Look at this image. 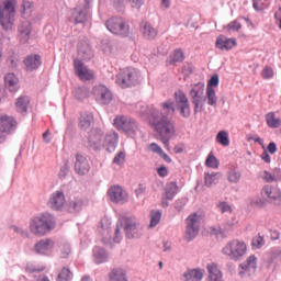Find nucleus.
<instances>
[{
	"mask_svg": "<svg viewBox=\"0 0 281 281\" xmlns=\"http://www.w3.org/2000/svg\"><path fill=\"white\" fill-rule=\"evenodd\" d=\"M78 54L83 60H90L93 56V50H91V46L87 42H80L78 44Z\"/></svg>",
	"mask_w": 281,
	"mask_h": 281,
	"instance_id": "obj_30",
	"label": "nucleus"
},
{
	"mask_svg": "<svg viewBox=\"0 0 281 281\" xmlns=\"http://www.w3.org/2000/svg\"><path fill=\"white\" fill-rule=\"evenodd\" d=\"M215 46L217 47V49L229 52V49L236 47V38H229L224 35H220L216 38Z\"/></svg>",
	"mask_w": 281,
	"mask_h": 281,
	"instance_id": "obj_19",
	"label": "nucleus"
},
{
	"mask_svg": "<svg viewBox=\"0 0 281 281\" xmlns=\"http://www.w3.org/2000/svg\"><path fill=\"white\" fill-rule=\"evenodd\" d=\"M266 122L270 128H278L281 124L280 119H277L273 112H270L266 115Z\"/></svg>",
	"mask_w": 281,
	"mask_h": 281,
	"instance_id": "obj_40",
	"label": "nucleus"
},
{
	"mask_svg": "<svg viewBox=\"0 0 281 281\" xmlns=\"http://www.w3.org/2000/svg\"><path fill=\"white\" fill-rule=\"evenodd\" d=\"M93 94L95 95L97 100L101 102V104H111L113 100L111 90L102 85L93 88Z\"/></svg>",
	"mask_w": 281,
	"mask_h": 281,
	"instance_id": "obj_16",
	"label": "nucleus"
},
{
	"mask_svg": "<svg viewBox=\"0 0 281 281\" xmlns=\"http://www.w3.org/2000/svg\"><path fill=\"white\" fill-rule=\"evenodd\" d=\"M273 181H281V169H274L272 173Z\"/></svg>",
	"mask_w": 281,
	"mask_h": 281,
	"instance_id": "obj_64",
	"label": "nucleus"
},
{
	"mask_svg": "<svg viewBox=\"0 0 281 281\" xmlns=\"http://www.w3.org/2000/svg\"><path fill=\"white\" fill-rule=\"evenodd\" d=\"M41 56L38 55H31L24 59L26 71H34V69H38V67H41Z\"/></svg>",
	"mask_w": 281,
	"mask_h": 281,
	"instance_id": "obj_27",
	"label": "nucleus"
},
{
	"mask_svg": "<svg viewBox=\"0 0 281 281\" xmlns=\"http://www.w3.org/2000/svg\"><path fill=\"white\" fill-rule=\"evenodd\" d=\"M161 106L165 115H172V113H175V103L172 101H166Z\"/></svg>",
	"mask_w": 281,
	"mask_h": 281,
	"instance_id": "obj_49",
	"label": "nucleus"
},
{
	"mask_svg": "<svg viewBox=\"0 0 281 281\" xmlns=\"http://www.w3.org/2000/svg\"><path fill=\"white\" fill-rule=\"evenodd\" d=\"M140 32L144 36V38H148L149 41H153V38L157 37V31L150 23L148 22H142L140 23Z\"/></svg>",
	"mask_w": 281,
	"mask_h": 281,
	"instance_id": "obj_26",
	"label": "nucleus"
},
{
	"mask_svg": "<svg viewBox=\"0 0 281 281\" xmlns=\"http://www.w3.org/2000/svg\"><path fill=\"white\" fill-rule=\"evenodd\" d=\"M261 195L267 196L269 201H280L281 191L278 187L265 186L261 190Z\"/></svg>",
	"mask_w": 281,
	"mask_h": 281,
	"instance_id": "obj_21",
	"label": "nucleus"
},
{
	"mask_svg": "<svg viewBox=\"0 0 281 281\" xmlns=\"http://www.w3.org/2000/svg\"><path fill=\"white\" fill-rule=\"evenodd\" d=\"M72 18L76 25H78V23H85L87 21V10L76 8L72 11Z\"/></svg>",
	"mask_w": 281,
	"mask_h": 281,
	"instance_id": "obj_38",
	"label": "nucleus"
},
{
	"mask_svg": "<svg viewBox=\"0 0 281 281\" xmlns=\"http://www.w3.org/2000/svg\"><path fill=\"white\" fill-rule=\"evenodd\" d=\"M240 27H243V25L240 24V22H238L236 20L228 23V25H227V30L229 32H238V30H240Z\"/></svg>",
	"mask_w": 281,
	"mask_h": 281,
	"instance_id": "obj_58",
	"label": "nucleus"
},
{
	"mask_svg": "<svg viewBox=\"0 0 281 281\" xmlns=\"http://www.w3.org/2000/svg\"><path fill=\"white\" fill-rule=\"evenodd\" d=\"M216 140L222 146H229V135L225 131L218 132L216 136Z\"/></svg>",
	"mask_w": 281,
	"mask_h": 281,
	"instance_id": "obj_43",
	"label": "nucleus"
},
{
	"mask_svg": "<svg viewBox=\"0 0 281 281\" xmlns=\"http://www.w3.org/2000/svg\"><path fill=\"white\" fill-rule=\"evenodd\" d=\"M149 123L158 134V139L164 144L165 148L170 150V139H172L177 133L172 120L159 111L154 110L149 117Z\"/></svg>",
	"mask_w": 281,
	"mask_h": 281,
	"instance_id": "obj_1",
	"label": "nucleus"
},
{
	"mask_svg": "<svg viewBox=\"0 0 281 281\" xmlns=\"http://www.w3.org/2000/svg\"><path fill=\"white\" fill-rule=\"evenodd\" d=\"M233 224H223L222 226H212L210 228V232L213 236H216L217 238H225L227 232L232 229Z\"/></svg>",
	"mask_w": 281,
	"mask_h": 281,
	"instance_id": "obj_29",
	"label": "nucleus"
},
{
	"mask_svg": "<svg viewBox=\"0 0 281 281\" xmlns=\"http://www.w3.org/2000/svg\"><path fill=\"white\" fill-rule=\"evenodd\" d=\"M273 76H274L273 68H271L270 66H266L261 70V77L263 78V80H269L273 78Z\"/></svg>",
	"mask_w": 281,
	"mask_h": 281,
	"instance_id": "obj_54",
	"label": "nucleus"
},
{
	"mask_svg": "<svg viewBox=\"0 0 281 281\" xmlns=\"http://www.w3.org/2000/svg\"><path fill=\"white\" fill-rule=\"evenodd\" d=\"M109 281H128L126 277V270L122 268H114L109 273Z\"/></svg>",
	"mask_w": 281,
	"mask_h": 281,
	"instance_id": "obj_31",
	"label": "nucleus"
},
{
	"mask_svg": "<svg viewBox=\"0 0 281 281\" xmlns=\"http://www.w3.org/2000/svg\"><path fill=\"white\" fill-rule=\"evenodd\" d=\"M93 122V116L91 115H82L79 121V126L83 131L91 127V123Z\"/></svg>",
	"mask_w": 281,
	"mask_h": 281,
	"instance_id": "obj_42",
	"label": "nucleus"
},
{
	"mask_svg": "<svg viewBox=\"0 0 281 281\" xmlns=\"http://www.w3.org/2000/svg\"><path fill=\"white\" fill-rule=\"evenodd\" d=\"M184 59L186 55L183 54V50L181 48H177L170 54L168 64L177 65V63H183Z\"/></svg>",
	"mask_w": 281,
	"mask_h": 281,
	"instance_id": "obj_34",
	"label": "nucleus"
},
{
	"mask_svg": "<svg viewBox=\"0 0 281 281\" xmlns=\"http://www.w3.org/2000/svg\"><path fill=\"white\" fill-rule=\"evenodd\" d=\"M206 269L209 271V281H223V272H221L216 263H209Z\"/></svg>",
	"mask_w": 281,
	"mask_h": 281,
	"instance_id": "obj_25",
	"label": "nucleus"
},
{
	"mask_svg": "<svg viewBox=\"0 0 281 281\" xmlns=\"http://www.w3.org/2000/svg\"><path fill=\"white\" fill-rule=\"evenodd\" d=\"M18 32L20 43H27V41H30V35L32 34V24L30 22H23L20 24Z\"/></svg>",
	"mask_w": 281,
	"mask_h": 281,
	"instance_id": "obj_23",
	"label": "nucleus"
},
{
	"mask_svg": "<svg viewBox=\"0 0 281 281\" xmlns=\"http://www.w3.org/2000/svg\"><path fill=\"white\" fill-rule=\"evenodd\" d=\"M30 105V98L20 97L15 102V109L18 113H27V106Z\"/></svg>",
	"mask_w": 281,
	"mask_h": 281,
	"instance_id": "obj_37",
	"label": "nucleus"
},
{
	"mask_svg": "<svg viewBox=\"0 0 281 281\" xmlns=\"http://www.w3.org/2000/svg\"><path fill=\"white\" fill-rule=\"evenodd\" d=\"M4 85L9 91H16L19 89V78H16L15 74H8L4 77Z\"/></svg>",
	"mask_w": 281,
	"mask_h": 281,
	"instance_id": "obj_32",
	"label": "nucleus"
},
{
	"mask_svg": "<svg viewBox=\"0 0 281 281\" xmlns=\"http://www.w3.org/2000/svg\"><path fill=\"white\" fill-rule=\"evenodd\" d=\"M52 249H54V240L52 239H42L35 244V250L37 254H47V251H52Z\"/></svg>",
	"mask_w": 281,
	"mask_h": 281,
	"instance_id": "obj_28",
	"label": "nucleus"
},
{
	"mask_svg": "<svg viewBox=\"0 0 281 281\" xmlns=\"http://www.w3.org/2000/svg\"><path fill=\"white\" fill-rule=\"evenodd\" d=\"M205 186L209 188L214 186V183H218V173L212 172V173H205Z\"/></svg>",
	"mask_w": 281,
	"mask_h": 281,
	"instance_id": "obj_44",
	"label": "nucleus"
},
{
	"mask_svg": "<svg viewBox=\"0 0 281 281\" xmlns=\"http://www.w3.org/2000/svg\"><path fill=\"white\" fill-rule=\"evenodd\" d=\"M82 205H83L82 198L74 196L72 199H70L69 207H71L76 212H78L79 210H82Z\"/></svg>",
	"mask_w": 281,
	"mask_h": 281,
	"instance_id": "obj_45",
	"label": "nucleus"
},
{
	"mask_svg": "<svg viewBox=\"0 0 281 281\" xmlns=\"http://www.w3.org/2000/svg\"><path fill=\"white\" fill-rule=\"evenodd\" d=\"M257 265L258 258L251 255L244 262H241L239 267L243 269L244 273H254L256 271Z\"/></svg>",
	"mask_w": 281,
	"mask_h": 281,
	"instance_id": "obj_24",
	"label": "nucleus"
},
{
	"mask_svg": "<svg viewBox=\"0 0 281 281\" xmlns=\"http://www.w3.org/2000/svg\"><path fill=\"white\" fill-rule=\"evenodd\" d=\"M16 0H4L0 4V25L3 30H12L16 16Z\"/></svg>",
	"mask_w": 281,
	"mask_h": 281,
	"instance_id": "obj_3",
	"label": "nucleus"
},
{
	"mask_svg": "<svg viewBox=\"0 0 281 281\" xmlns=\"http://www.w3.org/2000/svg\"><path fill=\"white\" fill-rule=\"evenodd\" d=\"M117 139L120 136L116 132H109L103 136V146L111 153V150H115V146H117Z\"/></svg>",
	"mask_w": 281,
	"mask_h": 281,
	"instance_id": "obj_22",
	"label": "nucleus"
},
{
	"mask_svg": "<svg viewBox=\"0 0 281 281\" xmlns=\"http://www.w3.org/2000/svg\"><path fill=\"white\" fill-rule=\"evenodd\" d=\"M45 269V266H38L36 263H27L25 267L26 273H41Z\"/></svg>",
	"mask_w": 281,
	"mask_h": 281,
	"instance_id": "obj_48",
	"label": "nucleus"
},
{
	"mask_svg": "<svg viewBox=\"0 0 281 281\" xmlns=\"http://www.w3.org/2000/svg\"><path fill=\"white\" fill-rule=\"evenodd\" d=\"M179 192V186L177 181H171L167 183L165 189V196L162 198V207H168V201H172Z\"/></svg>",
	"mask_w": 281,
	"mask_h": 281,
	"instance_id": "obj_17",
	"label": "nucleus"
},
{
	"mask_svg": "<svg viewBox=\"0 0 281 281\" xmlns=\"http://www.w3.org/2000/svg\"><path fill=\"white\" fill-rule=\"evenodd\" d=\"M176 105L180 111L182 117H188L190 115V101L188 100V95L186 92L179 90L175 93Z\"/></svg>",
	"mask_w": 281,
	"mask_h": 281,
	"instance_id": "obj_13",
	"label": "nucleus"
},
{
	"mask_svg": "<svg viewBox=\"0 0 281 281\" xmlns=\"http://www.w3.org/2000/svg\"><path fill=\"white\" fill-rule=\"evenodd\" d=\"M203 217L196 213H192L187 218L186 240H193L199 235V227Z\"/></svg>",
	"mask_w": 281,
	"mask_h": 281,
	"instance_id": "obj_9",
	"label": "nucleus"
},
{
	"mask_svg": "<svg viewBox=\"0 0 281 281\" xmlns=\"http://www.w3.org/2000/svg\"><path fill=\"white\" fill-rule=\"evenodd\" d=\"M126 161V153L120 151L117 155H115L113 159V164L116 166H124V162Z\"/></svg>",
	"mask_w": 281,
	"mask_h": 281,
	"instance_id": "obj_53",
	"label": "nucleus"
},
{
	"mask_svg": "<svg viewBox=\"0 0 281 281\" xmlns=\"http://www.w3.org/2000/svg\"><path fill=\"white\" fill-rule=\"evenodd\" d=\"M227 181L236 184V183H240V179H243V173L239 170L236 169H231L227 175Z\"/></svg>",
	"mask_w": 281,
	"mask_h": 281,
	"instance_id": "obj_39",
	"label": "nucleus"
},
{
	"mask_svg": "<svg viewBox=\"0 0 281 281\" xmlns=\"http://www.w3.org/2000/svg\"><path fill=\"white\" fill-rule=\"evenodd\" d=\"M148 150H150V153H156V155H159L164 149L157 145V143H151L148 146Z\"/></svg>",
	"mask_w": 281,
	"mask_h": 281,
	"instance_id": "obj_61",
	"label": "nucleus"
},
{
	"mask_svg": "<svg viewBox=\"0 0 281 281\" xmlns=\"http://www.w3.org/2000/svg\"><path fill=\"white\" fill-rule=\"evenodd\" d=\"M108 195L113 203H126L128 201V193L120 186L111 187Z\"/></svg>",
	"mask_w": 281,
	"mask_h": 281,
	"instance_id": "obj_15",
	"label": "nucleus"
},
{
	"mask_svg": "<svg viewBox=\"0 0 281 281\" xmlns=\"http://www.w3.org/2000/svg\"><path fill=\"white\" fill-rule=\"evenodd\" d=\"M260 179H262L267 183H273V173H271L269 171H262L260 173Z\"/></svg>",
	"mask_w": 281,
	"mask_h": 281,
	"instance_id": "obj_59",
	"label": "nucleus"
},
{
	"mask_svg": "<svg viewBox=\"0 0 281 281\" xmlns=\"http://www.w3.org/2000/svg\"><path fill=\"white\" fill-rule=\"evenodd\" d=\"M19 122L11 115L2 114L0 116V144H5L8 137L16 131Z\"/></svg>",
	"mask_w": 281,
	"mask_h": 281,
	"instance_id": "obj_8",
	"label": "nucleus"
},
{
	"mask_svg": "<svg viewBox=\"0 0 281 281\" xmlns=\"http://www.w3.org/2000/svg\"><path fill=\"white\" fill-rule=\"evenodd\" d=\"M88 146L93 150H100L104 146V133L99 128L92 130L88 137Z\"/></svg>",
	"mask_w": 281,
	"mask_h": 281,
	"instance_id": "obj_14",
	"label": "nucleus"
},
{
	"mask_svg": "<svg viewBox=\"0 0 281 281\" xmlns=\"http://www.w3.org/2000/svg\"><path fill=\"white\" fill-rule=\"evenodd\" d=\"M268 7H269V1H267V0H252V8L257 12L266 10V8H268Z\"/></svg>",
	"mask_w": 281,
	"mask_h": 281,
	"instance_id": "obj_46",
	"label": "nucleus"
},
{
	"mask_svg": "<svg viewBox=\"0 0 281 281\" xmlns=\"http://www.w3.org/2000/svg\"><path fill=\"white\" fill-rule=\"evenodd\" d=\"M74 69L79 80L89 81L95 79V72L89 69V67H87L80 59L74 60Z\"/></svg>",
	"mask_w": 281,
	"mask_h": 281,
	"instance_id": "obj_12",
	"label": "nucleus"
},
{
	"mask_svg": "<svg viewBox=\"0 0 281 281\" xmlns=\"http://www.w3.org/2000/svg\"><path fill=\"white\" fill-rule=\"evenodd\" d=\"M218 165V159L216 158V156H214V153L211 151L205 160V166L207 168L217 169Z\"/></svg>",
	"mask_w": 281,
	"mask_h": 281,
	"instance_id": "obj_41",
	"label": "nucleus"
},
{
	"mask_svg": "<svg viewBox=\"0 0 281 281\" xmlns=\"http://www.w3.org/2000/svg\"><path fill=\"white\" fill-rule=\"evenodd\" d=\"M52 210H61L65 207V193L63 191H55L49 199Z\"/></svg>",
	"mask_w": 281,
	"mask_h": 281,
	"instance_id": "obj_20",
	"label": "nucleus"
},
{
	"mask_svg": "<svg viewBox=\"0 0 281 281\" xmlns=\"http://www.w3.org/2000/svg\"><path fill=\"white\" fill-rule=\"evenodd\" d=\"M160 221H161V213L151 212L149 227H157V225H159Z\"/></svg>",
	"mask_w": 281,
	"mask_h": 281,
	"instance_id": "obj_52",
	"label": "nucleus"
},
{
	"mask_svg": "<svg viewBox=\"0 0 281 281\" xmlns=\"http://www.w3.org/2000/svg\"><path fill=\"white\" fill-rule=\"evenodd\" d=\"M105 25L112 34L128 36V24L122 18H112L106 21Z\"/></svg>",
	"mask_w": 281,
	"mask_h": 281,
	"instance_id": "obj_10",
	"label": "nucleus"
},
{
	"mask_svg": "<svg viewBox=\"0 0 281 281\" xmlns=\"http://www.w3.org/2000/svg\"><path fill=\"white\" fill-rule=\"evenodd\" d=\"M71 270L69 268H63L58 273L57 281H69L71 280Z\"/></svg>",
	"mask_w": 281,
	"mask_h": 281,
	"instance_id": "obj_47",
	"label": "nucleus"
},
{
	"mask_svg": "<svg viewBox=\"0 0 281 281\" xmlns=\"http://www.w3.org/2000/svg\"><path fill=\"white\" fill-rule=\"evenodd\" d=\"M75 170L78 172V175H87L89 170H91V166L89 165L87 157L80 154L76 155Z\"/></svg>",
	"mask_w": 281,
	"mask_h": 281,
	"instance_id": "obj_18",
	"label": "nucleus"
},
{
	"mask_svg": "<svg viewBox=\"0 0 281 281\" xmlns=\"http://www.w3.org/2000/svg\"><path fill=\"white\" fill-rule=\"evenodd\" d=\"M217 210H220L222 214H225V213L232 214V205H229V203L225 201H221L217 203Z\"/></svg>",
	"mask_w": 281,
	"mask_h": 281,
	"instance_id": "obj_51",
	"label": "nucleus"
},
{
	"mask_svg": "<svg viewBox=\"0 0 281 281\" xmlns=\"http://www.w3.org/2000/svg\"><path fill=\"white\" fill-rule=\"evenodd\" d=\"M206 87L214 89V87H218V75H214L210 80Z\"/></svg>",
	"mask_w": 281,
	"mask_h": 281,
	"instance_id": "obj_62",
	"label": "nucleus"
},
{
	"mask_svg": "<svg viewBox=\"0 0 281 281\" xmlns=\"http://www.w3.org/2000/svg\"><path fill=\"white\" fill-rule=\"evenodd\" d=\"M93 258L97 265H102V262H106V258H109V255H106V251H104L102 248L94 247Z\"/></svg>",
	"mask_w": 281,
	"mask_h": 281,
	"instance_id": "obj_36",
	"label": "nucleus"
},
{
	"mask_svg": "<svg viewBox=\"0 0 281 281\" xmlns=\"http://www.w3.org/2000/svg\"><path fill=\"white\" fill-rule=\"evenodd\" d=\"M251 207H265L267 205V200L262 198H254L250 200Z\"/></svg>",
	"mask_w": 281,
	"mask_h": 281,
	"instance_id": "obj_55",
	"label": "nucleus"
},
{
	"mask_svg": "<svg viewBox=\"0 0 281 281\" xmlns=\"http://www.w3.org/2000/svg\"><path fill=\"white\" fill-rule=\"evenodd\" d=\"M113 126H115L117 131L125 133V135L128 137H135V134L139 131L137 121H135L133 117L124 115H117L113 120Z\"/></svg>",
	"mask_w": 281,
	"mask_h": 281,
	"instance_id": "obj_6",
	"label": "nucleus"
},
{
	"mask_svg": "<svg viewBox=\"0 0 281 281\" xmlns=\"http://www.w3.org/2000/svg\"><path fill=\"white\" fill-rule=\"evenodd\" d=\"M131 3L132 8H136V10H139L142 5L144 4V0H128Z\"/></svg>",
	"mask_w": 281,
	"mask_h": 281,
	"instance_id": "obj_63",
	"label": "nucleus"
},
{
	"mask_svg": "<svg viewBox=\"0 0 281 281\" xmlns=\"http://www.w3.org/2000/svg\"><path fill=\"white\" fill-rule=\"evenodd\" d=\"M124 227L127 238H139L142 236V227L135 222V220L124 217L122 222L116 224L114 243L122 240V228Z\"/></svg>",
	"mask_w": 281,
	"mask_h": 281,
	"instance_id": "obj_4",
	"label": "nucleus"
},
{
	"mask_svg": "<svg viewBox=\"0 0 281 281\" xmlns=\"http://www.w3.org/2000/svg\"><path fill=\"white\" fill-rule=\"evenodd\" d=\"M247 243L243 239H232L223 248L222 254L229 260L238 261L247 256Z\"/></svg>",
	"mask_w": 281,
	"mask_h": 281,
	"instance_id": "obj_5",
	"label": "nucleus"
},
{
	"mask_svg": "<svg viewBox=\"0 0 281 281\" xmlns=\"http://www.w3.org/2000/svg\"><path fill=\"white\" fill-rule=\"evenodd\" d=\"M22 8H23L22 14H30L32 12V8H34V3H32L29 0H23Z\"/></svg>",
	"mask_w": 281,
	"mask_h": 281,
	"instance_id": "obj_57",
	"label": "nucleus"
},
{
	"mask_svg": "<svg viewBox=\"0 0 281 281\" xmlns=\"http://www.w3.org/2000/svg\"><path fill=\"white\" fill-rule=\"evenodd\" d=\"M204 91H205V85L199 82L194 85L189 92L192 104L194 105V113H199V111L203 110V105H201V102L203 101Z\"/></svg>",
	"mask_w": 281,
	"mask_h": 281,
	"instance_id": "obj_11",
	"label": "nucleus"
},
{
	"mask_svg": "<svg viewBox=\"0 0 281 281\" xmlns=\"http://www.w3.org/2000/svg\"><path fill=\"white\" fill-rule=\"evenodd\" d=\"M59 251H60L61 258H67V256L71 254V248L69 247V245H63L60 246Z\"/></svg>",
	"mask_w": 281,
	"mask_h": 281,
	"instance_id": "obj_60",
	"label": "nucleus"
},
{
	"mask_svg": "<svg viewBox=\"0 0 281 281\" xmlns=\"http://www.w3.org/2000/svg\"><path fill=\"white\" fill-rule=\"evenodd\" d=\"M251 245L252 247H255L256 249H260V247H263L265 245V237L258 235V236H255L252 238V241H251Z\"/></svg>",
	"mask_w": 281,
	"mask_h": 281,
	"instance_id": "obj_56",
	"label": "nucleus"
},
{
	"mask_svg": "<svg viewBox=\"0 0 281 281\" xmlns=\"http://www.w3.org/2000/svg\"><path fill=\"white\" fill-rule=\"evenodd\" d=\"M270 262H276V260H281V248H273L268 252Z\"/></svg>",
	"mask_w": 281,
	"mask_h": 281,
	"instance_id": "obj_50",
	"label": "nucleus"
},
{
	"mask_svg": "<svg viewBox=\"0 0 281 281\" xmlns=\"http://www.w3.org/2000/svg\"><path fill=\"white\" fill-rule=\"evenodd\" d=\"M186 281H202L203 280V270L192 269L188 270L183 274Z\"/></svg>",
	"mask_w": 281,
	"mask_h": 281,
	"instance_id": "obj_33",
	"label": "nucleus"
},
{
	"mask_svg": "<svg viewBox=\"0 0 281 281\" xmlns=\"http://www.w3.org/2000/svg\"><path fill=\"white\" fill-rule=\"evenodd\" d=\"M209 106H216L218 103V97H216V91L214 88L206 87V95L205 99Z\"/></svg>",
	"mask_w": 281,
	"mask_h": 281,
	"instance_id": "obj_35",
	"label": "nucleus"
},
{
	"mask_svg": "<svg viewBox=\"0 0 281 281\" xmlns=\"http://www.w3.org/2000/svg\"><path fill=\"white\" fill-rule=\"evenodd\" d=\"M139 83V71L133 67L123 69L116 76V85L122 89H128V87H135Z\"/></svg>",
	"mask_w": 281,
	"mask_h": 281,
	"instance_id": "obj_7",
	"label": "nucleus"
},
{
	"mask_svg": "<svg viewBox=\"0 0 281 281\" xmlns=\"http://www.w3.org/2000/svg\"><path fill=\"white\" fill-rule=\"evenodd\" d=\"M56 227L54 216L49 213H44L31 218L29 229L33 236H45Z\"/></svg>",
	"mask_w": 281,
	"mask_h": 281,
	"instance_id": "obj_2",
	"label": "nucleus"
}]
</instances>
